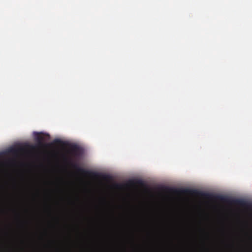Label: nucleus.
Returning <instances> with one entry per match:
<instances>
[{
	"label": "nucleus",
	"instance_id": "nucleus-1",
	"mask_svg": "<svg viewBox=\"0 0 252 252\" xmlns=\"http://www.w3.org/2000/svg\"><path fill=\"white\" fill-rule=\"evenodd\" d=\"M167 190L168 192L175 194H197L207 199H213L216 200H219L224 202L239 205L243 207H252L251 205L249 204L246 201L243 200L239 199H231L229 198L227 196L221 195H213L210 193H205L201 191H198L195 189H188L167 188Z\"/></svg>",
	"mask_w": 252,
	"mask_h": 252
},
{
	"label": "nucleus",
	"instance_id": "nucleus-2",
	"mask_svg": "<svg viewBox=\"0 0 252 252\" xmlns=\"http://www.w3.org/2000/svg\"><path fill=\"white\" fill-rule=\"evenodd\" d=\"M67 164L72 168L74 169L77 172L80 174L90 177H98V174L95 172L85 170L79 167V165L72 158L67 159Z\"/></svg>",
	"mask_w": 252,
	"mask_h": 252
},
{
	"label": "nucleus",
	"instance_id": "nucleus-6",
	"mask_svg": "<svg viewBox=\"0 0 252 252\" xmlns=\"http://www.w3.org/2000/svg\"><path fill=\"white\" fill-rule=\"evenodd\" d=\"M133 184H134V183H133V181H130L129 182V184H130V185H133Z\"/></svg>",
	"mask_w": 252,
	"mask_h": 252
},
{
	"label": "nucleus",
	"instance_id": "nucleus-4",
	"mask_svg": "<svg viewBox=\"0 0 252 252\" xmlns=\"http://www.w3.org/2000/svg\"><path fill=\"white\" fill-rule=\"evenodd\" d=\"M35 137L36 141L38 142L39 145L42 144V141L44 140V138L40 135V133L38 132H35Z\"/></svg>",
	"mask_w": 252,
	"mask_h": 252
},
{
	"label": "nucleus",
	"instance_id": "nucleus-3",
	"mask_svg": "<svg viewBox=\"0 0 252 252\" xmlns=\"http://www.w3.org/2000/svg\"><path fill=\"white\" fill-rule=\"evenodd\" d=\"M69 153L74 158L79 157L81 154L80 148L77 145L72 144L69 146Z\"/></svg>",
	"mask_w": 252,
	"mask_h": 252
},
{
	"label": "nucleus",
	"instance_id": "nucleus-5",
	"mask_svg": "<svg viewBox=\"0 0 252 252\" xmlns=\"http://www.w3.org/2000/svg\"><path fill=\"white\" fill-rule=\"evenodd\" d=\"M136 183L138 184H139V185H142V182L140 180H138L136 182Z\"/></svg>",
	"mask_w": 252,
	"mask_h": 252
},
{
	"label": "nucleus",
	"instance_id": "nucleus-7",
	"mask_svg": "<svg viewBox=\"0 0 252 252\" xmlns=\"http://www.w3.org/2000/svg\"><path fill=\"white\" fill-rule=\"evenodd\" d=\"M56 141H57V142H60V140H57Z\"/></svg>",
	"mask_w": 252,
	"mask_h": 252
}]
</instances>
